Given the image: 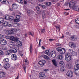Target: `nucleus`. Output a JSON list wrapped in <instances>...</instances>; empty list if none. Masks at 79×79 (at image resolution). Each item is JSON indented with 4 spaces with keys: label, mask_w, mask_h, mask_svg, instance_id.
I'll return each instance as SVG.
<instances>
[{
    "label": "nucleus",
    "mask_w": 79,
    "mask_h": 79,
    "mask_svg": "<svg viewBox=\"0 0 79 79\" xmlns=\"http://www.w3.org/2000/svg\"><path fill=\"white\" fill-rule=\"evenodd\" d=\"M76 1L75 0H73L69 3V6L70 8H72V9L75 11H76L77 8L76 5Z\"/></svg>",
    "instance_id": "nucleus-1"
},
{
    "label": "nucleus",
    "mask_w": 79,
    "mask_h": 79,
    "mask_svg": "<svg viewBox=\"0 0 79 79\" xmlns=\"http://www.w3.org/2000/svg\"><path fill=\"white\" fill-rule=\"evenodd\" d=\"M69 53H67L65 54V60L66 61L69 62L71 60V56L70 53H71V50H69Z\"/></svg>",
    "instance_id": "nucleus-2"
},
{
    "label": "nucleus",
    "mask_w": 79,
    "mask_h": 79,
    "mask_svg": "<svg viewBox=\"0 0 79 79\" xmlns=\"http://www.w3.org/2000/svg\"><path fill=\"white\" fill-rule=\"evenodd\" d=\"M56 50L60 54H63L66 53V50L64 48L61 47H58L56 48Z\"/></svg>",
    "instance_id": "nucleus-3"
},
{
    "label": "nucleus",
    "mask_w": 79,
    "mask_h": 79,
    "mask_svg": "<svg viewBox=\"0 0 79 79\" xmlns=\"http://www.w3.org/2000/svg\"><path fill=\"white\" fill-rule=\"evenodd\" d=\"M10 53H16V49H14L8 50L7 52H5V54L6 55H9Z\"/></svg>",
    "instance_id": "nucleus-4"
},
{
    "label": "nucleus",
    "mask_w": 79,
    "mask_h": 79,
    "mask_svg": "<svg viewBox=\"0 0 79 79\" xmlns=\"http://www.w3.org/2000/svg\"><path fill=\"white\" fill-rule=\"evenodd\" d=\"M46 61L44 60H41L39 62H38V64L40 65V66L42 67L45 64Z\"/></svg>",
    "instance_id": "nucleus-5"
},
{
    "label": "nucleus",
    "mask_w": 79,
    "mask_h": 79,
    "mask_svg": "<svg viewBox=\"0 0 79 79\" xmlns=\"http://www.w3.org/2000/svg\"><path fill=\"white\" fill-rule=\"evenodd\" d=\"M0 40V44L1 45H5L7 44V41L4 39H1Z\"/></svg>",
    "instance_id": "nucleus-6"
},
{
    "label": "nucleus",
    "mask_w": 79,
    "mask_h": 79,
    "mask_svg": "<svg viewBox=\"0 0 79 79\" xmlns=\"http://www.w3.org/2000/svg\"><path fill=\"white\" fill-rule=\"evenodd\" d=\"M69 47L72 48H74L75 47H76V45L74 44V43L72 42H70L69 43Z\"/></svg>",
    "instance_id": "nucleus-7"
},
{
    "label": "nucleus",
    "mask_w": 79,
    "mask_h": 79,
    "mask_svg": "<svg viewBox=\"0 0 79 79\" xmlns=\"http://www.w3.org/2000/svg\"><path fill=\"white\" fill-rule=\"evenodd\" d=\"M56 55V52L55 51H52L51 52V55L52 58H55Z\"/></svg>",
    "instance_id": "nucleus-8"
},
{
    "label": "nucleus",
    "mask_w": 79,
    "mask_h": 79,
    "mask_svg": "<svg viewBox=\"0 0 79 79\" xmlns=\"http://www.w3.org/2000/svg\"><path fill=\"white\" fill-rule=\"evenodd\" d=\"M11 59L13 61H16L18 58L16 54H12L11 56Z\"/></svg>",
    "instance_id": "nucleus-9"
},
{
    "label": "nucleus",
    "mask_w": 79,
    "mask_h": 79,
    "mask_svg": "<svg viewBox=\"0 0 79 79\" xmlns=\"http://www.w3.org/2000/svg\"><path fill=\"white\" fill-rule=\"evenodd\" d=\"M67 75L70 77H72L73 76V73L72 71H68L67 73Z\"/></svg>",
    "instance_id": "nucleus-10"
},
{
    "label": "nucleus",
    "mask_w": 79,
    "mask_h": 79,
    "mask_svg": "<svg viewBox=\"0 0 79 79\" xmlns=\"http://www.w3.org/2000/svg\"><path fill=\"white\" fill-rule=\"evenodd\" d=\"M39 76L40 78H42V77H45V73L44 72L40 73H39Z\"/></svg>",
    "instance_id": "nucleus-11"
},
{
    "label": "nucleus",
    "mask_w": 79,
    "mask_h": 79,
    "mask_svg": "<svg viewBox=\"0 0 79 79\" xmlns=\"http://www.w3.org/2000/svg\"><path fill=\"white\" fill-rule=\"evenodd\" d=\"M9 44L10 47L11 48H13L14 47V46H15V43L14 42L10 41L9 42Z\"/></svg>",
    "instance_id": "nucleus-12"
},
{
    "label": "nucleus",
    "mask_w": 79,
    "mask_h": 79,
    "mask_svg": "<svg viewBox=\"0 0 79 79\" xmlns=\"http://www.w3.org/2000/svg\"><path fill=\"white\" fill-rule=\"evenodd\" d=\"M5 76V73L3 72H0V78H3Z\"/></svg>",
    "instance_id": "nucleus-13"
},
{
    "label": "nucleus",
    "mask_w": 79,
    "mask_h": 79,
    "mask_svg": "<svg viewBox=\"0 0 79 79\" xmlns=\"http://www.w3.org/2000/svg\"><path fill=\"white\" fill-rule=\"evenodd\" d=\"M74 71L79 70V64L75 65L74 66Z\"/></svg>",
    "instance_id": "nucleus-14"
},
{
    "label": "nucleus",
    "mask_w": 79,
    "mask_h": 79,
    "mask_svg": "<svg viewBox=\"0 0 79 79\" xmlns=\"http://www.w3.org/2000/svg\"><path fill=\"white\" fill-rule=\"evenodd\" d=\"M10 39L11 40L14 41V42H16L18 40V39L13 36L11 37L10 38Z\"/></svg>",
    "instance_id": "nucleus-15"
},
{
    "label": "nucleus",
    "mask_w": 79,
    "mask_h": 79,
    "mask_svg": "<svg viewBox=\"0 0 79 79\" xmlns=\"http://www.w3.org/2000/svg\"><path fill=\"white\" fill-rule=\"evenodd\" d=\"M13 48H15L14 49V50H16V52H17V50H19V46L16 44H15Z\"/></svg>",
    "instance_id": "nucleus-16"
},
{
    "label": "nucleus",
    "mask_w": 79,
    "mask_h": 79,
    "mask_svg": "<svg viewBox=\"0 0 79 79\" xmlns=\"http://www.w3.org/2000/svg\"><path fill=\"white\" fill-rule=\"evenodd\" d=\"M10 65L8 63L5 64L4 68H5V69H7V68H10Z\"/></svg>",
    "instance_id": "nucleus-17"
},
{
    "label": "nucleus",
    "mask_w": 79,
    "mask_h": 79,
    "mask_svg": "<svg viewBox=\"0 0 79 79\" xmlns=\"http://www.w3.org/2000/svg\"><path fill=\"white\" fill-rule=\"evenodd\" d=\"M57 59L58 60H62L63 59V56L60 54L57 57Z\"/></svg>",
    "instance_id": "nucleus-18"
},
{
    "label": "nucleus",
    "mask_w": 79,
    "mask_h": 79,
    "mask_svg": "<svg viewBox=\"0 0 79 79\" xmlns=\"http://www.w3.org/2000/svg\"><path fill=\"white\" fill-rule=\"evenodd\" d=\"M12 7L13 9L15 10V9H17L18 6H17V4H13L12 6Z\"/></svg>",
    "instance_id": "nucleus-19"
},
{
    "label": "nucleus",
    "mask_w": 79,
    "mask_h": 79,
    "mask_svg": "<svg viewBox=\"0 0 79 79\" xmlns=\"http://www.w3.org/2000/svg\"><path fill=\"white\" fill-rule=\"evenodd\" d=\"M13 26L15 27H19L20 26V25L17 23H14L13 24Z\"/></svg>",
    "instance_id": "nucleus-20"
},
{
    "label": "nucleus",
    "mask_w": 79,
    "mask_h": 79,
    "mask_svg": "<svg viewBox=\"0 0 79 79\" xmlns=\"http://www.w3.org/2000/svg\"><path fill=\"white\" fill-rule=\"evenodd\" d=\"M23 61L24 62L25 64L26 65H28V64H29V61H28L27 58L24 60Z\"/></svg>",
    "instance_id": "nucleus-21"
},
{
    "label": "nucleus",
    "mask_w": 79,
    "mask_h": 79,
    "mask_svg": "<svg viewBox=\"0 0 79 79\" xmlns=\"http://www.w3.org/2000/svg\"><path fill=\"white\" fill-rule=\"evenodd\" d=\"M67 66L69 69H71V68H72L73 67V66L72 65V64H67Z\"/></svg>",
    "instance_id": "nucleus-22"
},
{
    "label": "nucleus",
    "mask_w": 79,
    "mask_h": 79,
    "mask_svg": "<svg viewBox=\"0 0 79 79\" xmlns=\"http://www.w3.org/2000/svg\"><path fill=\"white\" fill-rule=\"evenodd\" d=\"M9 61V59L8 58L4 59L3 60V61L4 62L5 64H6V63H8Z\"/></svg>",
    "instance_id": "nucleus-23"
},
{
    "label": "nucleus",
    "mask_w": 79,
    "mask_h": 79,
    "mask_svg": "<svg viewBox=\"0 0 79 79\" xmlns=\"http://www.w3.org/2000/svg\"><path fill=\"white\" fill-rule=\"evenodd\" d=\"M74 73L76 76H79V70H74Z\"/></svg>",
    "instance_id": "nucleus-24"
},
{
    "label": "nucleus",
    "mask_w": 79,
    "mask_h": 79,
    "mask_svg": "<svg viewBox=\"0 0 79 79\" xmlns=\"http://www.w3.org/2000/svg\"><path fill=\"white\" fill-rule=\"evenodd\" d=\"M16 42H17V44H18V45H19V46H21L22 45V43H21V41L18 40H17V41Z\"/></svg>",
    "instance_id": "nucleus-25"
},
{
    "label": "nucleus",
    "mask_w": 79,
    "mask_h": 79,
    "mask_svg": "<svg viewBox=\"0 0 79 79\" xmlns=\"http://www.w3.org/2000/svg\"><path fill=\"white\" fill-rule=\"evenodd\" d=\"M45 53L49 56L50 55V51H49V50H47L45 51Z\"/></svg>",
    "instance_id": "nucleus-26"
},
{
    "label": "nucleus",
    "mask_w": 79,
    "mask_h": 79,
    "mask_svg": "<svg viewBox=\"0 0 79 79\" xmlns=\"http://www.w3.org/2000/svg\"><path fill=\"white\" fill-rule=\"evenodd\" d=\"M9 32H10V34H12L13 32H15V29H12L9 31Z\"/></svg>",
    "instance_id": "nucleus-27"
},
{
    "label": "nucleus",
    "mask_w": 79,
    "mask_h": 79,
    "mask_svg": "<svg viewBox=\"0 0 79 79\" xmlns=\"http://www.w3.org/2000/svg\"><path fill=\"white\" fill-rule=\"evenodd\" d=\"M52 61L54 64V65L55 66H57L58 65L57 64L56 61L55 60H52Z\"/></svg>",
    "instance_id": "nucleus-28"
},
{
    "label": "nucleus",
    "mask_w": 79,
    "mask_h": 79,
    "mask_svg": "<svg viewBox=\"0 0 79 79\" xmlns=\"http://www.w3.org/2000/svg\"><path fill=\"white\" fill-rule=\"evenodd\" d=\"M3 25L4 26H8V22L6 21L3 24Z\"/></svg>",
    "instance_id": "nucleus-29"
},
{
    "label": "nucleus",
    "mask_w": 79,
    "mask_h": 79,
    "mask_svg": "<svg viewBox=\"0 0 79 79\" xmlns=\"http://www.w3.org/2000/svg\"><path fill=\"white\" fill-rule=\"evenodd\" d=\"M4 22V19L3 18H0V24L3 23Z\"/></svg>",
    "instance_id": "nucleus-30"
},
{
    "label": "nucleus",
    "mask_w": 79,
    "mask_h": 79,
    "mask_svg": "<svg viewBox=\"0 0 79 79\" xmlns=\"http://www.w3.org/2000/svg\"><path fill=\"white\" fill-rule=\"evenodd\" d=\"M30 52L31 54L32 53V45L31 44L30 46Z\"/></svg>",
    "instance_id": "nucleus-31"
},
{
    "label": "nucleus",
    "mask_w": 79,
    "mask_h": 79,
    "mask_svg": "<svg viewBox=\"0 0 79 79\" xmlns=\"http://www.w3.org/2000/svg\"><path fill=\"white\" fill-rule=\"evenodd\" d=\"M13 19H14V17L13 16H10L8 20H9L10 21H12Z\"/></svg>",
    "instance_id": "nucleus-32"
},
{
    "label": "nucleus",
    "mask_w": 79,
    "mask_h": 79,
    "mask_svg": "<svg viewBox=\"0 0 79 79\" xmlns=\"http://www.w3.org/2000/svg\"><path fill=\"white\" fill-rule=\"evenodd\" d=\"M39 6H41V7H42V8L43 9L45 8L46 7V6L45 5L40 4Z\"/></svg>",
    "instance_id": "nucleus-33"
},
{
    "label": "nucleus",
    "mask_w": 79,
    "mask_h": 79,
    "mask_svg": "<svg viewBox=\"0 0 79 79\" xmlns=\"http://www.w3.org/2000/svg\"><path fill=\"white\" fill-rule=\"evenodd\" d=\"M10 16V15H6L5 17V19H7V20H8L9 19Z\"/></svg>",
    "instance_id": "nucleus-34"
},
{
    "label": "nucleus",
    "mask_w": 79,
    "mask_h": 79,
    "mask_svg": "<svg viewBox=\"0 0 79 79\" xmlns=\"http://www.w3.org/2000/svg\"><path fill=\"white\" fill-rule=\"evenodd\" d=\"M51 2H47L46 3V5L47 6H50L51 5Z\"/></svg>",
    "instance_id": "nucleus-35"
},
{
    "label": "nucleus",
    "mask_w": 79,
    "mask_h": 79,
    "mask_svg": "<svg viewBox=\"0 0 79 79\" xmlns=\"http://www.w3.org/2000/svg\"><path fill=\"white\" fill-rule=\"evenodd\" d=\"M6 0H0V2L1 3H6Z\"/></svg>",
    "instance_id": "nucleus-36"
},
{
    "label": "nucleus",
    "mask_w": 79,
    "mask_h": 79,
    "mask_svg": "<svg viewBox=\"0 0 79 79\" xmlns=\"http://www.w3.org/2000/svg\"><path fill=\"white\" fill-rule=\"evenodd\" d=\"M44 57L45 59H46L48 60H50V58H49V57L47 55H44Z\"/></svg>",
    "instance_id": "nucleus-37"
},
{
    "label": "nucleus",
    "mask_w": 79,
    "mask_h": 79,
    "mask_svg": "<svg viewBox=\"0 0 79 79\" xmlns=\"http://www.w3.org/2000/svg\"><path fill=\"white\" fill-rule=\"evenodd\" d=\"M43 12L42 15V17L44 19L45 17V12H44V10H43Z\"/></svg>",
    "instance_id": "nucleus-38"
},
{
    "label": "nucleus",
    "mask_w": 79,
    "mask_h": 79,
    "mask_svg": "<svg viewBox=\"0 0 79 79\" xmlns=\"http://www.w3.org/2000/svg\"><path fill=\"white\" fill-rule=\"evenodd\" d=\"M72 55L73 56L76 55H77V53L76 52L73 51L72 52Z\"/></svg>",
    "instance_id": "nucleus-39"
},
{
    "label": "nucleus",
    "mask_w": 79,
    "mask_h": 79,
    "mask_svg": "<svg viewBox=\"0 0 79 79\" xmlns=\"http://www.w3.org/2000/svg\"><path fill=\"white\" fill-rule=\"evenodd\" d=\"M17 2L19 3H21L22 4V3H23V2H24L23 1V0H18Z\"/></svg>",
    "instance_id": "nucleus-40"
},
{
    "label": "nucleus",
    "mask_w": 79,
    "mask_h": 79,
    "mask_svg": "<svg viewBox=\"0 0 79 79\" xmlns=\"http://www.w3.org/2000/svg\"><path fill=\"white\" fill-rule=\"evenodd\" d=\"M5 34L7 35L9 34H10V31H8V30H6L5 31Z\"/></svg>",
    "instance_id": "nucleus-41"
},
{
    "label": "nucleus",
    "mask_w": 79,
    "mask_h": 79,
    "mask_svg": "<svg viewBox=\"0 0 79 79\" xmlns=\"http://www.w3.org/2000/svg\"><path fill=\"white\" fill-rule=\"evenodd\" d=\"M75 22L76 24H79V19H76L75 20Z\"/></svg>",
    "instance_id": "nucleus-42"
},
{
    "label": "nucleus",
    "mask_w": 79,
    "mask_h": 79,
    "mask_svg": "<svg viewBox=\"0 0 79 79\" xmlns=\"http://www.w3.org/2000/svg\"><path fill=\"white\" fill-rule=\"evenodd\" d=\"M20 21L19 19H15L14 20V22H19Z\"/></svg>",
    "instance_id": "nucleus-43"
},
{
    "label": "nucleus",
    "mask_w": 79,
    "mask_h": 79,
    "mask_svg": "<svg viewBox=\"0 0 79 79\" xmlns=\"http://www.w3.org/2000/svg\"><path fill=\"white\" fill-rule=\"evenodd\" d=\"M59 64L60 65H64V63L63 61H60L59 62Z\"/></svg>",
    "instance_id": "nucleus-44"
},
{
    "label": "nucleus",
    "mask_w": 79,
    "mask_h": 79,
    "mask_svg": "<svg viewBox=\"0 0 79 79\" xmlns=\"http://www.w3.org/2000/svg\"><path fill=\"white\" fill-rule=\"evenodd\" d=\"M72 39L73 40H74L75 39L77 38V36H72L71 37Z\"/></svg>",
    "instance_id": "nucleus-45"
},
{
    "label": "nucleus",
    "mask_w": 79,
    "mask_h": 79,
    "mask_svg": "<svg viewBox=\"0 0 79 79\" xmlns=\"http://www.w3.org/2000/svg\"><path fill=\"white\" fill-rule=\"evenodd\" d=\"M47 71H48V69H44L43 70V72L44 73H47Z\"/></svg>",
    "instance_id": "nucleus-46"
},
{
    "label": "nucleus",
    "mask_w": 79,
    "mask_h": 79,
    "mask_svg": "<svg viewBox=\"0 0 79 79\" xmlns=\"http://www.w3.org/2000/svg\"><path fill=\"white\" fill-rule=\"evenodd\" d=\"M60 70L61 71H64V68L63 67H62L61 68Z\"/></svg>",
    "instance_id": "nucleus-47"
},
{
    "label": "nucleus",
    "mask_w": 79,
    "mask_h": 79,
    "mask_svg": "<svg viewBox=\"0 0 79 79\" xmlns=\"http://www.w3.org/2000/svg\"><path fill=\"white\" fill-rule=\"evenodd\" d=\"M3 55V52L1 50H0V55Z\"/></svg>",
    "instance_id": "nucleus-48"
},
{
    "label": "nucleus",
    "mask_w": 79,
    "mask_h": 79,
    "mask_svg": "<svg viewBox=\"0 0 79 79\" xmlns=\"http://www.w3.org/2000/svg\"><path fill=\"white\" fill-rule=\"evenodd\" d=\"M41 33H44V32H45V29H42L41 31Z\"/></svg>",
    "instance_id": "nucleus-49"
},
{
    "label": "nucleus",
    "mask_w": 79,
    "mask_h": 79,
    "mask_svg": "<svg viewBox=\"0 0 79 79\" xmlns=\"http://www.w3.org/2000/svg\"><path fill=\"white\" fill-rule=\"evenodd\" d=\"M16 18L17 19H20L21 18V16L19 15H17L16 17Z\"/></svg>",
    "instance_id": "nucleus-50"
},
{
    "label": "nucleus",
    "mask_w": 79,
    "mask_h": 79,
    "mask_svg": "<svg viewBox=\"0 0 79 79\" xmlns=\"http://www.w3.org/2000/svg\"><path fill=\"white\" fill-rule=\"evenodd\" d=\"M10 22H8V26H9V27H11L12 26V24L10 23Z\"/></svg>",
    "instance_id": "nucleus-51"
},
{
    "label": "nucleus",
    "mask_w": 79,
    "mask_h": 79,
    "mask_svg": "<svg viewBox=\"0 0 79 79\" xmlns=\"http://www.w3.org/2000/svg\"><path fill=\"white\" fill-rule=\"evenodd\" d=\"M55 27L56 28V29H59V32H60V26H56Z\"/></svg>",
    "instance_id": "nucleus-52"
},
{
    "label": "nucleus",
    "mask_w": 79,
    "mask_h": 79,
    "mask_svg": "<svg viewBox=\"0 0 79 79\" xmlns=\"http://www.w3.org/2000/svg\"><path fill=\"white\" fill-rule=\"evenodd\" d=\"M36 9L38 11H40V8H39V7L38 6L37 7Z\"/></svg>",
    "instance_id": "nucleus-53"
},
{
    "label": "nucleus",
    "mask_w": 79,
    "mask_h": 79,
    "mask_svg": "<svg viewBox=\"0 0 79 79\" xmlns=\"http://www.w3.org/2000/svg\"><path fill=\"white\" fill-rule=\"evenodd\" d=\"M4 37V36L2 35H0V39H3V37Z\"/></svg>",
    "instance_id": "nucleus-54"
},
{
    "label": "nucleus",
    "mask_w": 79,
    "mask_h": 79,
    "mask_svg": "<svg viewBox=\"0 0 79 79\" xmlns=\"http://www.w3.org/2000/svg\"><path fill=\"white\" fill-rule=\"evenodd\" d=\"M75 11H79V8H78V7H77L76 9H75Z\"/></svg>",
    "instance_id": "nucleus-55"
},
{
    "label": "nucleus",
    "mask_w": 79,
    "mask_h": 79,
    "mask_svg": "<svg viewBox=\"0 0 79 79\" xmlns=\"http://www.w3.org/2000/svg\"><path fill=\"white\" fill-rule=\"evenodd\" d=\"M49 40L50 42H52V41H54L55 40L54 39H49Z\"/></svg>",
    "instance_id": "nucleus-56"
},
{
    "label": "nucleus",
    "mask_w": 79,
    "mask_h": 79,
    "mask_svg": "<svg viewBox=\"0 0 79 79\" xmlns=\"http://www.w3.org/2000/svg\"><path fill=\"white\" fill-rule=\"evenodd\" d=\"M23 68L24 69V71H25V72H26V66L24 65H23Z\"/></svg>",
    "instance_id": "nucleus-57"
},
{
    "label": "nucleus",
    "mask_w": 79,
    "mask_h": 79,
    "mask_svg": "<svg viewBox=\"0 0 79 79\" xmlns=\"http://www.w3.org/2000/svg\"><path fill=\"white\" fill-rule=\"evenodd\" d=\"M29 35H30L32 36V37H34L33 35H32V33H31V32H29Z\"/></svg>",
    "instance_id": "nucleus-58"
},
{
    "label": "nucleus",
    "mask_w": 79,
    "mask_h": 79,
    "mask_svg": "<svg viewBox=\"0 0 79 79\" xmlns=\"http://www.w3.org/2000/svg\"><path fill=\"white\" fill-rule=\"evenodd\" d=\"M51 2H52L53 3H54V4L56 3V1H55L54 0H51Z\"/></svg>",
    "instance_id": "nucleus-59"
},
{
    "label": "nucleus",
    "mask_w": 79,
    "mask_h": 79,
    "mask_svg": "<svg viewBox=\"0 0 79 79\" xmlns=\"http://www.w3.org/2000/svg\"><path fill=\"white\" fill-rule=\"evenodd\" d=\"M27 13H28L29 14L31 13V11H30V10H27Z\"/></svg>",
    "instance_id": "nucleus-60"
},
{
    "label": "nucleus",
    "mask_w": 79,
    "mask_h": 79,
    "mask_svg": "<svg viewBox=\"0 0 79 79\" xmlns=\"http://www.w3.org/2000/svg\"><path fill=\"white\" fill-rule=\"evenodd\" d=\"M64 5H65V6H68V3L66 2H65V3Z\"/></svg>",
    "instance_id": "nucleus-61"
},
{
    "label": "nucleus",
    "mask_w": 79,
    "mask_h": 79,
    "mask_svg": "<svg viewBox=\"0 0 79 79\" xmlns=\"http://www.w3.org/2000/svg\"><path fill=\"white\" fill-rule=\"evenodd\" d=\"M24 4H25V5H26L27 4V1H24Z\"/></svg>",
    "instance_id": "nucleus-62"
},
{
    "label": "nucleus",
    "mask_w": 79,
    "mask_h": 79,
    "mask_svg": "<svg viewBox=\"0 0 79 79\" xmlns=\"http://www.w3.org/2000/svg\"><path fill=\"white\" fill-rule=\"evenodd\" d=\"M57 45L58 46H60H60H61V44L60 43H58Z\"/></svg>",
    "instance_id": "nucleus-63"
},
{
    "label": "nucleus",
    "mask_w": 79,
    "mask_h": 79,
    "mask_svg": "<svg viewBox=\"0 0 79 79\" xmlns=\"http://www.w3.org/2000/svg\"><path fill=\"white\" fill-rule=\"evenodd\" d=\"M8 49V48L7 47H5L4 48V49L5 50H6Z\"/></svg>",
    "instance_id": "nucleus-64"
}]
</instances>
